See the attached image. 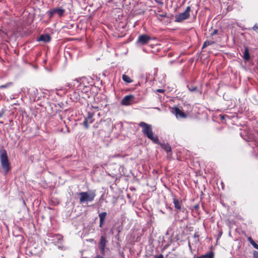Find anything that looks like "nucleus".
Segmentation results:
<instances>
[{
	"mask_svg": "<svg viewBox=\"0 0 258 258\" xmlns=\"http://www.w3.org/2000/svg\"><path fill=\"white\" fill-rule=\"evenodd\" d=\"M139 125L142 127V132L145 137L151 140L153 143L155 144L158 143V138L157 135L153 133L151 124L141 121Z\"/></svg>",
	"mask_w": 258,
	"mask_h": 258,
	"instance_id": "nucleus-1",
	"label": "nucleus"
},
{
	"mask_svg": "<svg viewBox=\"0 0 258 258\" xmlns=\"http://www.w3.org/2000/svg\"><path fill=\"white\" fill-rule=\"evenodd\" d=\"M0 161L2 169L5 174H7L11 169L10 163L5 150L0 151Z\"/></svg>",
	"mask_w": 258,
	"mask_h": 258,
	"instance_id": "nucleus-2",
	"label": "nucleus"
},
{
	"mask_svg": "<svg viewBox=\"0 0 258 258\" xmlns=\"http://www.w3.org/2000/svg\"><path fill=\"white\" fill-rule=\"evenodd\" d=\"M80 196V203L84 204L91 202L94 201L96 193L95 190H89L79 193Z\"/></svg>",
	"mask_w": 258,
	"mask_h": 258,
	"instance_id": "nucleus-3",
	"label": "nucleus"
},
{
	"mask_svg": "<svg viewBox=\"0 0 258 258\" xmlns=\"http://www.w3.org/2000/svg\"><path fill=\"white\" fill-rule=\"evenodd\" d=\"M87 82V78L85 77L77 78L73 82V84L67 83V86L70 88H76L78 90L83 91L82 84L85 85V82Z\"/></svg>",
	"mask_w": 258,
	"mask_h": 258,
	"instance_id": "nucleus-4",
	"label": "nucleus"
},
{
	"mask_svg": "<svg viewBox=\"0 0 258 258\" xmlns=\"http://www.w3.org/2000/svg\"><path fill=\"white\" fill-rule=\"evenodd\" d=\"M190 11V7H187L185 10V11L183 13H180L178 15H176L175 16V21L176 22H180L182 21L187 19L188 18L189 16V12Z\"/></svg>",
	"mask_w": 258,
	"mask_h": 258,
	"instance_id": "nucleus-5",
	"label": "nucleus"
},
{
	"mask_svg": "<svg viewBox=\"0 0 258 258\" xmlns=\"http://www.w3.org/2000/svg\"><path fill=\"white\" fill-rule=\"evenodd\" d=\"M107 243V240L106 239L105 236L102 235L100 237L98 246L100 253L103 255L105 254V247Z\"/></svg>",
	"mask_w": 258,
	"mask_h": 258,
	"instance_id": "nucleus-6",
	"label": "nucleus"
},
{
	"mask_svg": "<svg viewBox=\"0 0 258 258\" xmlns=\"http://www.w3.org/2000/svg\"><path fill=\"white\" fill-rule=\"evenodd\" d=\"M135 96L133 95H129L124 96L121 100V103L123 105L128 106L131 104V102L134 99Z\"/></svg>",
	"mask_w": 258,
	"mask_h": 258,
	"instance_id": "nucleus-7",
	"label": "nucleus"
},
{
	"mask_svg": "<svg viewBox=\"0 0 258 258\" xmlns=\"http://www.w3.org/2000/svg\"><path fill=\"white\" fill-rule=\"evenodd\" d=\"M173 112L177 118H185L187 116L186 114L178 107H174L173 109Z\"/></svg>",
	"mask_w": 258,
	"mask_h": 258,
	"instance_id": "nucleus-8",
	"label": "nucleus"
},
{
	"mask_svg": "<svg viewBox=\"0 0 258 258\" xmlns=\"http://www.w3.org/2000/svg\"><path fill=\"white\" fill-rule=\"evenodd\" d=\"M150 40L151 37L149 36L143 34L139 36L138 42L141 43V44H145L147 43Z\"/></svg>",
	"mask_w": 258,
	"mask_h": 258,
	"instance_id": "nucleus-9",
	"label": "nucleus"
},
{
	"mask_svg": "<svg viewBox=\"0 0 258 258\" xmlns=\"http://www.w3.org/2000/svg\"><path fill=\"white\" fill-rule=\"evenodd\" d=\"M94 116V113L88 112V116L85 118L84 121V124L86 128H88L89 126V124L93 122V120L92 119V117Z\"/></svg>",
	"mask_w": 258,
	"mask_h": 258,
	"instance_id": "nucleus-10",
	"label": "nucleus"
},
{
	"mask_svg": "<svg viewBox=\"0 0 258 258\" xmlns=\"http://www.w3.org/2000/svg\"><path fill=\"white\" fill-rule=\"evenodd\" d=\"M50 40L51 37L48 34L41 35L38 39V41H43L44 42H48Z\"/></svg>",
	"mask_w": 258,
	"mask_h": 258,
	"instance_id": "nucleus-11",
	"label": "nucleus"
},
{
	"mask_svg": "<svg viewBox=\"0 0 258 258\" xmlns=\"http://www.w3.org/2000/svg\"><path fill=\"white\" fill-rule=\"evenodd\" d=\"M64 12V10L62 8H57L53 9L50 12V15L52 16L54 14H58V16H62Z\"/></svg>",
	"mask_w": 258,
	"mask_h": 258,
	"instance_id": "nucleus-12",
	"label": "nucleus"
},
{
	"mask_svg": "<svg viewBox=\"0 0 258 258\" xmlns=\"http://www.w3.org/2000/svg\"><path fill=\"white\" fill-rule=\"evenodd\" d=\"M162 148H163L164 150L166 152L167 154V157L169 158L172 154L171 148L170 146L168 144L164 145V146L162 145Z\"/></svg>",
	"mask_w": 258,
	"mask_h": 258,
	"instance_id": "nucleus-13",
	"label": "nucleus"
},
{
	"mask_svg": "<svg viewBox=\"0 0 258 258\" xmlns=\"http://www.w3.org/2000/svg\"><path fill=\"white\" fill-rule=\"evenodd\" d=\"M52 240L54 242L57 241V242H59V241H61L62 240V236L60 234H54L52 236Z\"/></svg>",
	"mask_w": 258,
	"mask_h": 258,
	"instance_id": "nucleus-14",
	"label": "nucleus"
},
{
	"mask_svg": "<svg viewBox=\"0 0 258 258\" xmlns=\"http://www.w3.org/2000/svg\"><path fill=\"white\" fill-rule=\"evenodd\" d=\"M173 203L174 204L175 208L177 210H180L181 207V202L178 201L176 198L173 199Z\"/></svg>",
	"mask_w": 258,
	"mask_h": 258,
	"instance_id": "nucleus-15",
	"label": "nucleus"
},
{
	"mask_svg": "<svg viewBox=\"0 0 258 258\" xmlns=\"http://www.w3.org/2000/svg\"><path fill=\"white\" fill-rule=\"evenodd\" d=\"M243 58L245 60H248L250 58L249 53L248 52V48L246 47L243 53Z\"/></svg>",
	"mask_w": 258,
	"mask_h": 258,
	"instance_id": "nucleus-16",
	"label": "nucleus"
},
{
	"mask_svg": "<svg viewBox=\"0 0 258 258\" xmlns=\"http://www.w3.org/2000/svg\"><path fill=\"white\" fill-rule=\"evenodd\" d=\"M122 78V80L127 83H131L133 81L130 78V77H129L128 76L126 75H123Z\"/></svg>",
	"mask_w": 258,
	"mask_h": 258,
	"instance_id": "nucleus-17",
	"label": "nucleus"
},
{
	"mask_svg": "<svg viewBox=\"0 0 258 258\" xmlns=\"http://www.w3.org/2000/svg\"><path fill=\"white\" fill-rule=\"evenodd\" d=\"M107 213L106 212H102L99 214V220L104 221L106 216Z\"/></svg>",
	"mask_w": 258,
	"mask_h": 258,
	"instance_id": "nucleus-18",
	"label": "nucleus"
},
{
	"mask_svg": "<svg viewBox=\"0 0 258 258\" xmlns=\"http://www.w3.org/2000/svg\"><path fill=\"white\" fill-rule=\"evenodd\" d=\"M202 257L207 258H214V254L213 252H211L210 253L206 254L203 255Z\"/></svg>",
	"mask_w": 258,
	"mask_h": 258,
	"instance_id": "nucleus-19",
	"label": "nucleus"
},
{
	"mask_svg": "<svg viewBox=\"0 0 258 258\" xmlns=\"http://www.w3.org/2000/svg\"><path fill=\"white\" fill-rule=\"evenodd\" d=\"M213 43V42H210V41H205L203 44V48H205V47H206L207 46L212 44Z\"/></svg>",
	"mask_w": 258,
	"mask_h": 258,
	"instance_id": "nucleus-20",
	"label": "nucleus"
},
{
	"mask_svg": "<svg viewBox=\"0 0 258 258\" xmlns=\"http://www.w3.org/2000/svg\"><path fill=\"white\" fill-rule=\"evenodd\" d=\"M253 29L256 31L258 32V23L256 24L253 27Z\"/></svg>",
	"mask_w": 258,
	"mask_h": 258,
	"instance_id": "nucleus-21",
	"label": "nucleus"
},
{
	"mask_svg": "<svg viewBox=\"0 0 258 258\" xmlns=\"http://www.w3.org/2000/svg\"><path fill=\"white\" fill-rule=\"evenodd\" d=\"M255 248L258 249V244H257L254 241L251 244Z\"/></svg>",
	"mask_w": 258,
	"mask_h": 258,
	"instance_id": "nucleus-22",
	"label": "nucleus"
},
{
	"mask_svg": "<svg viewBox=\"0 0 258 258\" xmlns=\"http://www.w3.org/2000/svg\"><path fill=\"white\" fill-rule=\"evenodd\" d=\"M253 258H258V252L256 251L253 252Z\"/></svg>",
	"mask_w": 258,
	"mask_h": 258,
	"instance_id": "nucleus-23",
	"label": "nucleus"
},
{
	"mask_svg": "<svg viewBox=\"0 0 258 258\" xmlns=\"http://www.w3.org/2000/svg\"><path fill=\"white\" fill-rule=\"evenodd\" d=\"M87 83V81L85 82V85L84 84H82V87L83 88V90H84L85 88H87L86 83Z\"/></svg>",
	"mask_w": 258,
	"mask_h": 258,
	"instance_id": "nucleus-24",
	"label": "nucleus"
},
{
	"mask_svg": "<svg viewBox=\"0 0 258 258\" xmlns=\"http://www.w3.org/2000/svg\"><path fill=\"white\" fill-rule=\"evenodd\" d=\"M9 86V84L0 86V88H5Z\"/></svg>",
	"mask_w": 258,
	"mask_h": 258,
	"instance_id": "nucleus-25",
	"label": "nucleus"
},
{
	"mask_svg": "<svg viewBox=\"0 0 258 258\" xmlns=\"http://www.w3.org/2000/svg\"><path fill=\"white\" fill-rule=\"evenodd\" d=\"M248 240L251 244H252V243H253V242H254V241L252 240V239L251 237H249L248 238Z\"/></svg>",
	"mask_w": 258,
	"mask_h": 258,
	"instance_id": "nucleus-26",
	"label": "nucleus"
},
{
	"mask_svg": "<svg viewBox=\"0 0 258 258\" xmlns=\"http://www.w3.org/2000/svg\"><path fill=\"white\" fill-rule=\"evenodd\" d=\"M104 221H101V220H99V222H100V225H99V226H100V227H101L102 226V225L103 224Z\"/></svg>",
	"mask_w": 258,
	"mask_h": 258,
	"instance_id": "nucleus-27",
	"label": "nucleus"
},
{
	"mask_svg": "<svg viewBox=\"0 0 258 258\" xmlns=\"http://www.w3.org/2000/svg\"><path fill=\"white\" fill-rule=\"evenodd\" d=\"M156 92H159V93H161V89H158L156 90Z\"/></svg>",
	"mask_w": 258,
	"mask_h": 258,
	"instance_id": "nucleus-28",
	"label": "nucleus"
},
{
	"mask_svg": "<svg viewBox=\"0 0 258 258\" xmlns=\"http://www.w3.org/2000/svg\"><path fill=\"white\" fill-rule=\"evenodd\" d=\"M156 258H161V254H160L159 255H157L156 256Z\"/></svg>",
	"mask_w": 258,
	"mask_h": 258,
	"instance_id": "nucleus-29",
	"label": "nucleus"
},
{
	"mask_svg": "<svg viewBox=\"0 0 258 258\" xmlns=\"http://www.w3.org/2000/svg\"><path fill=\"white\" fill-rule=\"evenodd\" d=\"M2 116V114H0V117Z\"/></svg>",
	"mask_w": 258,
	"mask_h": 258,
	"instance_id": "nucleus-30",
	"label": "nucleus"
}]
</instances>
